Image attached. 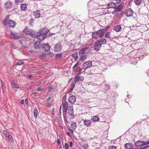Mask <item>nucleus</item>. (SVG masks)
I'll list each match as a JSON object with an SVG mask.
<instances>
[{
    "mask_svg": "<svg viewBox=\"0 0 149 149\" xmlns=\"http://www.w3.org/2000/svg\"><path fill=\"white\" fill-rule=\"evenodd\" d=\"M54 51L55 52L60 51L61 49V46L60 44H58L55 45Z\"/></svg>",
    "mask_w": 149,
    "mask_h": 149,
    "instance_id": "19",
    "label": "nucleus"
},
{
    "mask_svg": "<svg viewBox=\"0 0 149 149\" xmlns=\"http://www.w3.org/2000/svg\"><path fill=\"white\" fill-rule=\"evenodd\" d=\"M41 88L40 87L38 88V91H40V90Z\"/></svg>",
    "mask_w": 149,
    "mask_h": 149,
    "instance_id": "63",
    "label": "nucleus"
},
{
    "mask_svg": "<svg viewBox=\"0 0 149 149\" xmlns=\"http://www.w3.org/2000/svg\"><path fill=\"white\" fill-rule=\"evenodd\" d=\"M107 40L105 38L100 39L97 40L94 44V49L96 51L100 50L102 44H106Z\"/></svg>",
    "mask_w": 149,
    "mask_h": 149,
    "instance_id": "1",
    "label": "nucleus"
},
{
    "mask_svg": "<svg viewBox=\"0 0 149 149\" xmlns=\"http://www.w3.org/2000/svg\"><path fill=\"white\" fill-rule=\"evenodd\" d=\"M52 53H51V52H47V53H46V54L47 55H52Z\"/></svg>",
    "mask_w": 149,
    "mask_h": 149,
    "instance_id": "53",
    "label": "nucleus"
},
{
    "mask_svg": "<svg viewBox=\"0 0 149 149\" xmlns=\"http://www.w3.org/2000/svg\"><path fill=\"white\" fill-rule=\"evenodd\" d=\"M62 106L63 108V113L66 114L67 111L69 106H68V104L67 101H65L64 100V101H63L62 102Z\"/></svg>",
    "mask_w": 149,
    "mask_h": 149,
    "instance_id": "6",
    "label": "nucleus"
},
{
    "mask_svg": "<svg viewBox=\"0 0 149 149\" xmlns=\"http://www.w3.org/2000/svg\"><path fill=\"white\" fill-rule=\"evenodd\" d=\"M65 148L66 149H68L69 148V146L68 144L67 143H65Z\"/></svg>",
    "mask_w": 149,
    "mask_h": 149,
    "instance_id": "47",
    "label": "nucleus"
},
{
    "mask_svg": "<svg viewBox=\"0 0 149 149\" xmlns=\"http://www.w3.org/2000/svg\"><path fill=\"white\" fill-rule=\"evenodd\" d=\"M108 149H117V147L113 146H110L109 147Z\"/></svg>",
    "mask_w": 149,
    "mask_h": 149,
    "instance_id": "40",
    "label": "nucleus"
},
{
    "mask_svg": "<svg viewBox=\"0 0 149 149\" xmlns=\"http://www.w3.org/2000/svg\"><path fill=\"white\" fill-rule=\"evenodd\" d=\"M73 143L72 142H70V147H72V146Z\"/></svg>",
    "mask_w": 149,
    "mask_h": 149,
    "instance_id": "59",
    "label": "nucleus"
},
{
    "mask_svg": "<svg viewBox=\"0 0 149 149\" xmlns=\"http://www.w3.org/2000/svg\"><path fill=\"white\" fill-rule=\"evenodd\" d=\"M73 87H71V88L70 89L69 91H68V92L69 93H70L73 90Z\"/></svg>",
    "mask_w": 149,
    "mask_h": 149,
    "instance_id": "56",
    "label": "nucleus"
},
{
    "mask_svg": "<svg viewBox=\"0 0 149 149\" xmlns=\"http://www.w3.org/2000/svg\"><path fill=\"white\" fill-rule=\"evenodd\" d=\"M3 133L5 137L8 139L10 141L12 142L13 141V138L8 132L4 130L3 131Z\"/></svg>",
    "mask_w": 149,
    "mask_h": 149,
    "instance_id": "8",
    "label": "nucleus"
},
{
    "mask_svg": "<svg viewBox=\"0 0 149 149\" xmlns=\"http://www.w3.org/2000/svg\"><path fill=\"white\" fill-rule=\"evenodd\" d=\"M122 5L120 4L118 5L117 7H115V10H114L113 12L115 11H120L122 8Z\"/></svg>",
    "mask_w": 149,
    "mask_h": 149,
    "instance_id": "27",
    "label": "nucleus"
},
{
    "mask_svg": "<svg viewBox=\"0 0 149 149\" xmlns=\"http://www.w3.org/2000/svg\"><path fill=\"white\" fill-rule=\"evenodd\" d=\"M25 103L26 104H27L28 103V100L27 99H25Z\"/></svg>",
    "mask_w": 149,
    "mask_h": 149,
    "instance_id": "58",
    "label": "nucleus"
},
{
    "mask_svg": "<svg viewBox=\"0 0 149 149\" xmlns=\"http://www.w3.org/2000/svg\"><path fill=\"white\" fill-rule=\"evenodd\" d=\"M91 36L92 38L95 40L97 39L98 37L96 31L92 32Z\"/></svg>",
    "mask_w": 149,
    "mask_h": 149,
    "instance_id": "22",
    "label": "nucleus"
},
{
    "mask_svg": "<svg viewBox=\"0 0 149 149\" xmlns=\"http://www.w3.org/2000/svg\"><path fill=\"white\" fill-rule=\"evenodd\" d=\"M10 36L11 38L15 40L19 39L23 37L22 35L21 34L12 32H11Z\"/></svg>",
    "mask_w": 149,
    "mask_h": 149,
    "instance_id": "4",
    "label": "nucleus"
},
{
    "mask_svg": "<svg viewBox=\"0 0 149 149\" xmlns=\"http://www.w3.org/2000/svg\"><path fill=\"white\" fill-rule=\"evenodd\" d=\"M84 78L83 77L77 76L75 78L74 81L75 82L78 81L80 80L82 81L84 80Z\"/></svg>",
    "mask_w": 149,
    "mask_h": 149,
    "instance_id": "29",
    "label": "nucleus"
},
{
    "mask_svg": "<svg viewBox=\"0 0 149 149\" xmlns=\"http://www.w3.org/2000/svg\"><path fill=\"white\" fill-rule=\"evenodd\" d=\"M82 70V69H80L79 70H78L77 71V73L78 74H81L82 72H81V70Z\"/></svg>",
    "mask_w": 149,
    "mask_h": 149,
    "instance_id": "49",
    "label": "nucleus"
},
{
    "mask_svg": "<svg viewBox=\"0 0 149 149\" xmlns=\"http://www.w3.org/2000/svg\"><path fill=\"white\" fill-rule=\"evenodd\" d=\"M133 12L131 9H127L125 12V14L127 17L131 16L132 15Z\"/></svg>",
    "mask_w": 149,
    "mask_h": 149,
    "instance_id": "13",
    "label": "nucleus"
},
{
    "mask_svg": "<svg viewBox=\"0 0 149 149\" xmlns=\"http://www.w3.org/2000/svg\"><path fill=\"white\" fill-rule=\"evenodd\" d=\"M75 86V85L74 84L72 83L71 85V87H73V88H74V87Z\"/></svg>",
    "mask_w": 149,
    "mask_h": 149,
    "instance_id": "60",
    "label": "nucleus"
},
{
    "mask_svg": "<svg viewBox=\"0 0 149 149\" xmlns=\"http://www.w3.org/2000/svg\"><path fill=\"white\" fill-rule=\"evenodd\" d=\"M21 10L23 11H25L27 9V5L26 4H21L20 6Z\"/></svg>",
    "mask_w": 149,
    "mask_h": 149,
    "instance_id": "28",
    "label": "nucleus"
},
{
    "mask_svg": "<svg viewBox=\"0 0 149 149\" xmlns=\"http://www.w3.org/2000/svg\"><path fill=\"white\" fill-rule=\"evenodd\" d=\"M52 87H51L50 86H49V89L50 90H51L52 89Z\"/></svg>",
    "mask_w": 149,
    "mask_h": 149,
    "instance_id": "62",
    "label": "nucleus"
},
{
    "mask_svg": "<svg viewBox=\"0 0 149 149\" xmlns=\"http://www.w3.org/2000/svg\"><path fill=\"white\" fill-rule=\"evenodd\" d=\"M68 101L70 103H74L76 101V97L74 95L70 96L69 98Z\"/></svg>",
    "mask_w": 149,
    "mask_h": 149,
    "instance_id": "15",
    "label": "nucleus"
},
{
    "mask_svg": "<svg viewBox=\"0 0 149 149\" xmlns=\"http://www.w3.org/2000/svg\"><path fill=\"white\" fill-rule=\"evenodd\" d=\"M109 27V26H106V28H105V30H106L107 29H108Z\"/></svg>",
    "mask_w": 149,
    "mask_h": 149,
    "instance_id": "64",
    "label": "nucleus"
},
{
    "mask_svg": "<svg viewBox=\"0 0 149 149\" xmlns=\"http://www.w3.org/2000/svg\"><path fill=\"white\" fill-rule=\"evenodd\" d=\"M35 118H36L37 115V110L36 109H35L33 112Z\"/></svg>",
    "mask_w": 149,
    "mask_h": 149,
    "instance_id": "39",
    "label": "nucleus"
},
{
    "mask_svg": "<svg viewBox=\"0 0 149 149\" xmlns=\"http://www.w3.org/2000/svg\"><path fill=\"white\" fill-rule=\"evenodd\" d=\"M99 120V117L97 116H94L91 118V120L93 122L98 121Z\"/></svg>",
    "mask_w": 149,
    "mask_h": 149,
    "instance_id": "32",
    "label": "nucleus"
},
{
    "mask_svg": "<svg viewBox=\"0 0 149 149\" xmlns=\"http://www.w3.org/2000/svg\"><path fill=\"white\" fill-rule=\"evenodd\" d=\"M96 32L98 37L101 39H103L105 34L104 29L103 28H101Z\"/></svg>",
    "mask_w": 149,
    "mask_h": 149,
    "instance_id": "5",
    "label": "nucleus"
},
{
    "mask_svg": "<svg viewBox=\"0 0 149 149\" xmlns=\"http://www.w3.org/2000/svg\"><path fill=\"white\" fill-rule=\"evenodd\" d=\"M83 147L85 149H87L89 147L88 144L87 143L84 144L83 145Z\"/></svg>",
    "mask_w": 149,
    "mask_h": 149,
    "instance_id": "37",
    "label": "nucleus"
},
{
    "mask_svg": "<svg viewBox=\"0 0 149 149\" xmlns=\"http://www.w3.org/2000/svg\"><path fill=\"white\" fill-rule=\"evenodd\" d=\"M57 143L58 144V145H60V144H61L60 140V139H57Z\"/></svg>",
    "mask_w": 149,
    "mask_h": 149,
    "instance_id": "50",
    "label": "nucleus"
},
{
    "mask_svg": "<svg viewBox=\"0 0 149 149\" xmlns=\"http://www.w3.org/2000/svg\"><path fill=\"white\" fill-rule=\"evenodd\" d=\"M72 56L74 58V60H76L77 59L78 57L77 53L76 52L74 54H72Z\"/></svg>",
    "mask_w": 149,
    "mask_h": 149,
    "instance_id": "35",
    "label": "nucleus"
},
{
    "mask_svg": "<svg viewBox=\"0 0 149 149\" xmlns=\"http://www.w3.org/2000/svg\"><path fill=\"white\" fill-rule=\"evenodd\" d=\"M79 65V63L78 62H77L76 64L73 67V70H75V68L78 65Z\"/></svg>",
    "mask_w": 149,
    "mask_h": 149,
    "instance_id": "41",
    "label": "nucleus"
},
{
    "mask_svg": "<svg viewBox=\"0 0 149 149\" xmlns=\"http://www.w3.org/2000/svg\"><path fill=\"white\" fill-rule=\"evenodd\" d=\"M84 123L86 126L88 127L91 125L92 122L90 120L86 119L84 120Z\"/></svg>",
    "mask_w": 149,
    "mask_h": 149,
    "instance_id": "21",
    "label": "nucleus"
},
{
    "mask_svg": "<svg viewBox=\"0 0 149 149\" xmlns=\"http://www.w3.org/2000/svg\"><path fill=\"white\" fill-rule=\"evenodd\" d=\"M134 147L133 145L131 143H127L124 145V147L126 149H130Z\"/></svg>",
    "mask_w": 149,
    "mask_h": 149,
    "instance_id": "14",
    "label": "nucleus"
},
{
    "mask_svg": "<svg viewBox=\"0 0 149 149\" xmlns=\"http://www.w3.org/2000/svg\"><path fill=\"white\" fill-rule=\"evenodd\" d=\"M24 63L22 61H19L17 62V65H21L24 64Z\"/></svg>",
    "mask_w": 149,
    "mask_h": 149,
    "instance_id": "38",
    "label": "nucleus"
},
{
    "mask_svg": "<svg viewBox=\"0 0 149 149\" xmlns=\"http://www.w3.org/2000/svg\"><path fill=\"white\" fill-rule=\"evenodd\" d=\"M116 6V4L115 3H111L107 4V8H114Z\"/></svg>",
    "mask_w": 149,
    "mask_h": 149,
    "instance_id": "20",
    "label": "nucleus"
},
{
    "mask_svg": "<svg viewBox=\"0 0 149 149\" xmlns=\"http://www.w3.org/2000/svg\"><path fill=\"white\" fill-rule=\"evenodd\" d=\"M62 56V53L56 54V55L55 58L56 59H58L61 58Z\"/></svg>",
    "mask_w": 149,
    "mask_h": 149,
    "instance_id": "36",
    "label": "nucleus"
},
{
    "mask_svg": "<svg viewBox=\"0 0 149 149\" xmlns=\"http://www.w3.org/2000/svg\"><path fill=\"white\" fill-rule=\"evenodd\" d=\"M87 58V56L85 55H82L79 58V60L80 61L82 62L84 61Z\"/></svg>",
    "mask_w": 149,
    "mask_h": 149,
    "instance_id": "31",
    "label": "nucleus"
},
{
    "mask_svg": "<svg viewBox=\"0 0 149 149\" xmlns=\"http://www.w3.org/2000/svg\"><path fill=\"white\" fill-rule=\"evenodd\" d=\"M33 14L36 18H37V11H36L35 12H34L33 13Z\"/></svg>",
    "mask_w": 149,
    "mask_h": 149,
    "instance_id": "43",
    "label": "nucleus"
},
{
    "mask_svg": "<svg viewBox=\"0 0 149 149\" xmlns=\"http://www.w3.org/2000/svg\"><path fill=\"white\" fill-rule=\"evenodd\" d=\"M111 32H107L104 36V37L106 38H110L111 37Z\"/></svg>",
    "mask_w": 149,
    "mask_h": 149,
    "instance_id": "34",
    "label": "nucleus"
},
{
    "mask_svg": "<svg viewBox=\"0 0 149 149\" xmlns=\"http://www.w3.org/2000/svg\"><path fill=\"white\" fill-rule=\"evenodd\" d=\"M14 80V81H12L11 82V85L14 88H19V85L17 84L16 83H15Z\"/></svg>",
    "mask_w": 149,
    "mask_h": 149,
    "instance_id": "26",
    "label": "nucleus"
},
{
    "mask_svg": "<svg viewBox=\"0 0 149 149\" xmlns=\"http://www.w3.org/2000/svg\"><path fill=\"white\" fill-rule=\"evenodd\" d=\"M134 145L137 147L144 146L143 141L139 140L136 141L134 143Z\"/></svg>",
    "mask_w": 149,
    "mask_h": 149,
    "instance_id": "11",
    "label": "nucleus"
},
{
    "mask_svg": "<svg viewBox=\"0 0 149 149\" xmlns=\"http://www.w3.org/2000/svg\"><path fill=\"white\" fill-rule=\"evenodd\" d=\"M49 32L48 30L46 28L42 29L41 30L38 35V42H40L44 40L45 38L47 37L45 35Z\"/></svg>",
    "mask_w": 149,
    "mask_h": 149,
    "instance_id": "2",
    "label": "nucleus"
},
{
    "mask_svg": "<svg viewBox=\"0 0 149 149\" xmlns=\"http://www.w3.org/2000/svg\"><path fill=\"white\" fill-rule=\"evenodd\" d=\"M113 29L116 31L118 32L121 30V27L120 25H117L114 26Z\"/></svg>",
    "mask_w": 149,
    "mask_h": 149,
    "instance_id": "23",
    "label": "nucleus"
},
{
    "mask_svg": "<svg viewBox=\"0 0 149 149\" xmlns=\"http://www.w3.org/2000/svg\"><path fill=\"white\" fill-rule=\"evenodd\" d=\"M0 81H1V85H2L1 89H2V90L3 91V87L4 86V83L2 81V80H0Z\"/></svg>",
    "mask_w": 149,
    "mask_h": 149,
    "instance_id": "45",
    "label": "nucleus"
},
{
    "mask_svg": "<svg viewBox=\"0 0 149 149\" xmlns=\"http://www.w3.org/2000/svg\"><path fill=\"white\" fill-rule=\"evenodd\" d=\"M67 111L70 115H72L73 114V109L72 106H69Z\"/></svg>",
    "mask_w": 149,
    "mask_h": 149,
    "instance_id": "18",
    "label": "nucleus"
},
{
    "mask_svg": "<svg viewBox=\"0 0 149 149\" xmlns=\"http://www.w3.org/2000/svg\"><path fill=\"white\" fill-rule=\"evenodd\" d=\"M30 36L35 38H37V33L34 31H31V32L30 34Z\"/></svg>",
    "mask_w": 149,
    "mask_h": 149,
    "instance_id": "24",
    "label": "nucleus"
},
{
    "mask_svg": "<svg viewBox=\"0 0 149 149\" xmlns=\"http://www.w3.org/2000/svg\"><path fill=\"white\" fill-rule=\"evenodd\" d=\"M42 47L43 49L45 51H48L51 47L50 46L48 43L43 45H42Z\"/></svg>",
    "mask_w": 149,
    "mask_h": 149,
    "instance_id": "16",
    "label": "nucleus"
},
{
    "mask_svg": "<svg viewBox=\"0 0 149 149\" xmlns=\"http://www.w3.org/2000/svg\"><path fill=\"white\" fill-rule=\"evenodd\" d=\"M89 48L88 47H86L83 48L81 49L80 50L79 54V55H84L86 53V51L88 50Z\"/></svg>",
    "mask_w": 149,
    "mask_h": 149,
    "instance_id": "12",
    "label": "nucleus"
},
{
    "mask_svg": "<svg viewBox=\"0 0 149 149\" xmlns=\"http://www.w3.org/2000/svg\"><path fill=\"white\" fill-rule=\"evenodd\" d=\"M5 6L7 9H11L12 7V2L10 1H7L5 4Z\"/></svg>",
    "mask_w": 149,
    "mask_h": 149,
    "instance_id": "17",
    "label": "nucleus"
},
{
    "mask_svg": "<svg viewBox=\"0 0 149 149\" xmlns=\"http://www.w3.org/2000/svg\"><path fill=\"white\" fill-rule=\"evenodd\" d=\"M37 42L36 41L34 45V47L35 49H37Z\"/></svg>",
    "mask_w": 149,
    "mask_h": 149,
    "instance_id": "48",
    "label": "nucleus"
},
{
    "mask_svg": "<svg viewBox=\"0 0 149 149\" xmlns=\"http://www.w3.org/2000/svg\"><path fill=\"white\" fill-rule=\"evenodd\" d=\"M24 0H15V1L16 3H21Z\"/></svg>",
    "mask_w": 149,
    "mask_h": 149,
    "instance_id": "46",
    "label": "nucleus"
},
{
    "mask_svg": "<svg viewBox=\"0 0 149 149\" xmlns=\"http://www.w3.org/2000/svg\"><path fill=\"white\" fill-rule=\"evenodd\" d=\"M37 92H34L32 93V95L33 96V95H34L35 96H36L37 95Z\"/></svg>",
    "mask_w": 149,
    "mask_h": 149,
    "instance_id": "55",
    "label": "nucleus"
},
{
    "mask_svg": "<svg viewBox=\"0 0 149 149\" xmlns=\"http://www.w3.org/2000/svg\"><path fill=\"white\" fill-rule=\"evenodd\" d=\"M46 55V53H45V54H42L40 55V57L41 58H44L45 57Z\"/></svg>",
    "mask_w": 149,
    "mask_h": 149,
    "instance_id": "42",
    "label": "nucleus"
},
{
    "mask_svg": "<svg viewBox=\"0 0 149 149\" xmlns=\"http://www.w3.org/2000/svg\"><path fill=\"white\" fill-rule=\"evenodd\" d=\"M148 144H149V140L146 141H143L144 146H146L148 145Z\"/></svg>",
    "mask_w": 149,
    "mask_h": 149,
    "instance_id": "44",
    "label": "nucleus"
},
{
    "mask_svg": "<svg viewBox=\"0 0 149 149\" xmlns=\"http://www.w3.org/2000/svg\"><path fill=\"white\" fill-rule=\"evenodd\" d=\"M69 130L70 132H71V133L72 134L73 133V130L70 129H69Z\"/></svg>",
    "mask_w": 149,
    "mask_h": 149,
    "instance_id": "57",
    "label": "nucleus"
},
{
    "mask_svg": "<svg viewBox=\"0 0 149 149\" xmlns=\"http://www.w3.org/2000/svg\"><path fill=\"white\" fill-rule=\"evenodd\" d=\"M92 66V62L91 61L85 62L83 64L82 68L83 69H86L90 68Z\"/></svg>",
    "mask_w": 149,
    "mask_h": 149,
    "instance_id": "9",
    "label": "nucleus"
},
{
    "mask_svg": "<svg viewBox=\"0 0 149 149\" xmlns=\"http://www.w3.org/2000/svg\"><path fill=\"white\" fill-rule=\"evenodd\" d=\"M71 127L72 129L75 130L77 127V124L76 122H72L71 125Z\"/></svg>",
    "mask_w": 149,
    "mask_h": 149,
    "instance_id": "30",
    "label": "nucleus"
},
{
    "mask_svg": "<svg viewBox=\"0 0 149 149\" xmlns=\"http://www.w3.org/2000/svg\"><path fill=\"white\" fill-rule=\"evenodd\" d=\"M62 106L63 108V113L66 114L67 111L69 106H68V104L67 101H65L64 100V101H63L62 102Z\"/></svg>",
    "mask_w": 149,
    "mask_h": 149,
    "instance_id": "7",
    "label": "nucleus"
},
{
    "mask_svg": "<svg viewBox=\"0 0 149 149\" xmlns=\"http://www.w3.org/2000/svg\"><path fill=\"white\" fill-rule=\"evenodd\" d=\"M65 115H66V114L65 113H63V116H64V120L65 121H66L67 122H68V121H67V120L66 119V116H65Z\"/></svg>",
    "mask_w": 149,
    "mask_h": 149,
    "instance_id": "52",
    "label": "nucleus"
},
{
    "mask_svg": "<svg viewBox=\"0 0 149 149\" xmlns=\"http://www.w3.org/2000/svg\"><path fill=\"white\" fill-rule=\"evenodd\" d=\"M134 1L136 5H139L143 1V0H134Z\"/></svg>",
    "mask_w": 149,
    "mask_h": 149,
    "instance_id": "33",
    "label": "nucleus"
},
{
    "mask_svg": "<svg viewBox=\"0 0 149 149\" xmlns=\"http://www.w3.org/2000/svg\"><path fill=\"white\" fill-rule=\"evenodd\" d=\"M33 23V21L32 20H30L29 21V23L30 24H31V23Z\"/></svg>",
    "mask_w": 149,
    "mask_h": 149,
    "instance_id": "61",
    "label": "nucleus"
},
{
    "mask_svg": "<svg viewBox=\"0 0 149 149\" xmlns=\"http://www.w3.org/2000/svg\"><path fill=\"white\" fill-rule=\"evenodd\" d=\"M105 88L106 90H108L109 89V86L108 85H106L105 86Z\"/></svg>",
    "mask_w": 149,
    "mask_h": 149,
    "instance_id": "51",
    "label": "nucleus"
},
{
    "mask_svg": "<svg viewBox=\"0 0 149 149\" xmlns=\"http://www.w3.org/2000/svg\"><path fill=\"white\" fill-rule=\"evenodd\" d=\"M9 17V15L6 17L3 22V24L4 26H7L10 27H13L15 25V22L11 20H8Z\"/></svg>",
    "mask_w": 149,
    "mask_h": 149,
    "instance_id": "3",
    "label": "nucleus"
},
{
    "mask_svg": "<svg viewBox=\"0 0 149 149\" xmlns=\"http://www.w3.org/2000/svg\"><path fill=\"white\" fill-rule=\"evenodd\" d=\"M23 32L26 34H30L31 32V30L27 28H26L23 30Z\"/></svg>",
    "mask_w": 149,
    "mask_h": 149,
    "instance_id": "25",
    "label": "nucleus"
},
{
    "mask_svg": "<svg viewBox=\"0 0 149 149\" xmlns=\"http://www.w3.org/2000/svg\"><path fill=\"white\" fill-rule=\"evenodd\" d=\"M101 80H100L99 81V82L97 80L93 82H90L89 83V85H91L92 86H98L100 85L101 84H100L101 82Z\"/></svg>",
    "mask_w": 149,
    "mask_h": 149,
    "instance_id": "10",
    "label": "nucleus"
},
{
    "mask_svg": "<svg viewBox=\"0 0 149 149\" xmlns=\"http://www.w3.org/2000/svg\"><path fill=\"white\" fill-rule=\"evenodd\" d=\"M24 99H23L22 100H21V101L20 103L22 104H24Z\"/></svg>",
    "mask_w": 149,
    "mask_h": 149,
    "instance_id": "54",
    "label": "nucleus"
}]
</instances>
